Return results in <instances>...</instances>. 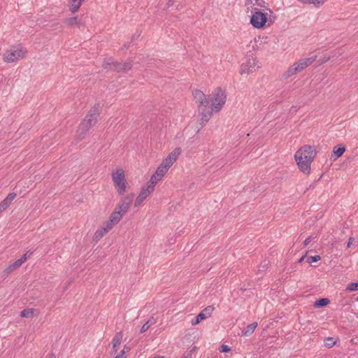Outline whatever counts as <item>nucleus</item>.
Masks as SVG:
<instances>
[{
	"label": "nucleus",
	"instance_id": "f257e3e1",
	"mask_svg": "<svg viewBox=\"0 0 358 358\" xmlns=\"http://www.w3.org/2000/svg\"><path fill=\"white\" fill-rule=\"evenodd\" d=\"M316 155L314 147L304 145L301 146L294 154V159L298 169L305 175H308L311 170V164Z\"/></svg>",
	"mask_w": 358,
	"mask_h": 358
},
{
	"label": "nucleus",
	"instance_id": "f03ea898",
	"mask_svg": "<svg viewBox=\"0 0 358 358\" xmlns=\"http://www.w3.org/2000/svg\"><path fill=\"white\" fill-rule=\"evenodd\" d=\"M100 113L99 104L94 105L80 122L77 129L78 138H83L90 129L97 122V117Z\"/></svg>",
	"mask_w": 358,
	"mask_h": 358
},
{
	"label": "nucleus",
	"instance_id": "7ed1b4c3",
	"mask_svg": "<svg viewBox=\"0 0 358 358\" xmlns=\"http://www.w3.org/2000/svg\"><path fill=\"white\" fill-rule=\"evenodd\" d=\"M181 153L182 150L180 148H176L173 151H171L156 169L155 173L157 176L163 178L169 169L176 162Z\"/></svg>",
	"mask_w": 358,
	"mask_h": 358
},
{
	"label": "nucleus",
	"instance_id": "20e7f679",
	"mask_svg": "<svg viewBox=\"0 0 358 358\" xmlns=\"http://www.w3.org/2000/svg\"><path fill=\"white\" fill-rule=\"evenodd\" d=\"M27 50L21 44L11 46L3 54V60L7 63H14L27 57Z\"/></svg>",
	"mask_w": 358,
	"mask_h": 358
},
{
	"label": "nucleus",
	"instance_id": "39448f33",
	"mask_svg": "<svg viewBox=\"0 0 358 358\" xmlns=\"http://www.w3.org/2000/svg\"><path fill=\"white\" fill-rule=\"evenodd\" d=\"M211 109L214 113L220 112L227 101V94L221 87H216L209 95Z\"/></svg>",
	"mask_w": 358,
	"mask_h": 358
},
{
	"label": "nucleus",
	"instance_id": "423d86ee",
	"mask_svg": "<svg viewBox=\"0 0 358 358\" xmlns=\"http://www.w3.org/2000/svg\"><path fill=\"white\" fill-rule=\"evenodd\" d=\"M111 178L115 189L119 194L126 192L128 182L125 177L124 171L122 168H117L111 173Z\"/></svg>",
	"mask_w": 358,
	"mask_h": 358
},
{
	"label": "nucleus",
	"instance_id": "0eeeda50",
	"mask_svg": "<svg viewBox=\"0 0 358 358\" xmlns=\"http://www.w3.org/2000/svg\"><path fill=\"white\" fill-rule=\"evenodd\" d=\"M317 57L313 56L308 58H304L299 60L290 66L285 73V77H291L311 65L315 60Z\"/></svg>",
	"mask_w": 358,
	"mask_h": 358
},
{
	"label": "nucleus",
	"instance_id": "6e6552de",
	"mask_svg": "<svg viewBox=\"0 0 358 358\" xmlns=\"http://www.w3.org/2000/svg\"><path fill=\"white\" fill-rule=\"evenodd\" d=\"M268 3L264 0H245V10L248 13H254L257 10H266L270 14L273 11L267 7Z\"/></svg>",
	"mask_w": 358,
	"mask_h": 358
},
{
	"label": "nucleus",
	"instance_id": "1a4fd4ad",
	"mask_svg": "<svg viewBox=\"0 0 358 358\" xmlns=\"http://www.w3.org/2000/svg\"><path fill=\"white\" fill-rule=\"evenodd\" d=\"M268 14L270 13L268 11L264 13L261 10H257L252 13L250 17V24L256 29L264 28L268 22L267 16Z\"/></svg>",
	"mask_w": 358,
	"mask_h": 358
},
{
	"label": "nucleus",
	"instance_id": "9d476101",
	"mask_svg": "<svg viewBox=\"0 0 358 358\" xmlns=\"http://www.w3.org/2000/svg\"><path fill=\"white\" fill-rule=\"evenodd\" d=\"M103 66L106 69L114 70V71L120 72V71H127L130 70L132 67V64L130 62H113V60L111 58H110L103 62Z\"/></svg>",
	"mask_w": 358,
	"mask_h": 358
},
{
	"label": "nucleus",
	"instance_id": "9b49d317",
	"mask_svg": "<svg viewBox=\"0 0 358 358\" xmlns=\"http://www.w3.org/2000/svg\"><path fill=\"white\" fill-rule=\"evenodd\" d=\"M197 108L199 122L201 127H203L211 118L214 111H212V109H210L208 105L206 106V104L198 106Z\"/></svg>",
	"mask_w": 358,
	"mask_h": 358
},
{
	"label": "nucleus",
	"instance_id": "f8f14e48",
	"mask_svg": "<svg viewBox=\"0 0 358 358\" xmlns=\"http://www.w3.org/2000/svg\"><path fill=\"white\" fill-rule=\"evenodd\" d=\"M258 68L257 59L255 58H250L241 64L240 73L241 75H249L256 71Z\"/></svg>",
	"mask_w": 358,
	"mask_h": 358
},
{
	"label": "nucleus",
	"instance_id": "ddd939ff",
	"mask_svg": "<svg viewBox=\"0 0 358 358\" xmlns=\"http://www.w3.org/2000/svg\"><path fill=\"white\" fill-rule=\"evenodd\" d=\"M132 201L133 195L125 196L121 199L120 202L115 206V210L119 211L122 215H124L129 210Z\"/></svg>",
	"mask_w": 358,
	"mask_h": 358
},
{
	"label": "nucleus",
	"instance_id": "4468645a",
	"mask_svg": "<svg viewBox=\"0 0 358 358\" xmlns=\"http://www.w3.org/2000/svg\"><path fill=\"white\" fill-rule=\"evenodd\" d=\"M154 191L153 189H152V187H148L146 185L145 187H143L142 189L141 190L139 194L136 199L135 201V206H138L141 205L143 201Z\"/></svg>",
	"mask_w": 358,
	"mask_h": 358
},
{
	"label": "nucleus",
	"instance_id": "2eb2a0df",
	"mask_svg": "<svg viewBox=\"0 0 358 358\" xmlns=\"http://www.w3.org/2000/svg\"><path fill=\"white\" fill-rule=\"evenodd\" d=\"M193 96L196 103L198 106L206 104V106L209 103V100L206 97V94L201 90H196L192 92Z\"/></svg>",
	"mask_w": 358,
	"mask_h": 358
},
{
	"label": "nucleus",
	"instance_id": "dca6fc26",
	"mask_svg": "<svg viewBox=\"0 0 358 358\" xmlns=\"http://www.w3.org/2000/svg\"><path fill=\"white\" fill-rule=\"evenodd\" d=\"M345 151V147L344 145H337L333 149V153L331 157L332 161H336L338 158L341 157Z\"/></svg>",
	"mask_w": 358,
	"mask_h": 358
},
{
	"label": "nucleus",
	"instance_id": "f3484780",
	"mask_svg": "<svg viewBox=\"0 0 358 358\" xmlns=\"http://www.w3.org/2000/svg\"><path fill=\"white\" fill-rule=\"evenodd\" d=\"M64 23L67 26V27H74V26H77V27H80L83 23L81 22V21L78 19V17L77 16L76 17H68V18H66L64 20Z\"/></svg>",
	"mask_w": 358,
	"mask_h": 358
},
{
	"label": "nucleus",
	"instance_id": "a211bd4d",
	"mask_svg": "<svg viewBox=\"0 0 358 358\" xmlns=\"http://www.w3.org/2000/svg\"><path fill=\"white\" fill-rule=\"evenodd\" d=\"M123 216L124 215L114 209L113 211L111 213L108 220H110V222H113L116 225L120 222Z\"/></svg>",
	"mask_w": 358,
	"mask_h": 358
},
{
	"label": "nucleus",
	"instance_id": "6ab92c4d",
	"mask_svg": "<svg viewBox=\"0 0 358 358\" xmlns=\"http://www.w3.org/2000/svg\"><path fill=\"white\" fill-rule=\"evenodd\" d=\"M83 1L84 0H71L69 3L70 10L73 13H76L79 10Z\"/></svg>",
	"mask_w": 358,
	"mask_h": 358
},
{
	"label": "nucleus",
	"instance_id": "aec40b11",
	"mask_svg": "<svg viewBox=\"0 0 358 358\" xmlns=\"http://www.w3.org/2000/svg\"><path fill=\"white\" fill-rule=\"evenodd\" d=\"M257 322H252V324H248L243 331H242V334L243 335L245 336H250L251 334H253V332L255 331V329L257 328Z\"/></svg>",
	"mask_w": 358,
	"mask_h": 358
},
{
	"label": "nucleus",
	"instance_id": "412c9836",
	"mask_svg": "<svg viewBox=\"0 0 358 358\" xmlns=\"http://www.w3.org/2000/svg\"><path fill=\"white\" fill-rule=\"evenodd\" d=\"M17 194L14 192L10 193L5 199H3L0 203L1 205L6 209L10 204L12 203V201L15 199Z\"/></svg>",
	"mask_w": 358,
	"mask_h": 358
},
{
	"label": "nucleus",
	"instance_id": "4be33fe9",
	"mask_svg": "<svg viewBox=\"0 0 358 358\" xmlns=\"http://www.w3.org/2000/svg\"><path fill=\"white\" fill-rule=\"evenodd\" d=\"M21 263L17 260L14 262L13 264H10L5 270L4 273L6 275H8L10 273H12L13 271L16 270L17 268H19L21 266Z\"/></svg>",
	"mask_w": 358,
	"mask_h": 358
},
{
	"label": "nucleus",
	"instance_id": "5701e85b",
	"mask_svg": "<svg viewBox=\"0 0 358 358\" xmlns=\"http://www.w3.org/2000/svg\"><path fill=\"white\" fill-rule=\"evenodd\" d=\"M162 178L157 176L155 173L152 174L151 176L150 181L147 183L146 185L148 187H152V189H155V185L157 184L158 182H159Z\"/></svg>",
	"mask_w": 358,
	"mask_h": 358
},
{
	"label": "nucleus",
	"instance_id": "b1692460",
	"mask_svg": "<svg viewBox=\"0 0 358 358\" xmlns=\"http://www.w3.org/2000/svg\"><path fill=\"white\" fill-rule=\"evenodd\" d=\"M298 1L303 4H313L314 6L319 7L324 3V0H297Z\"/></svg>",
	"mask_w": 358,
	"mask_h": 358
},
{
	"label": "nucleus",
	"instance_id": "393cba45",
	"mask_svg": "<svg viewBox=\"0 0 358 358\" xmlns=\"http://www.w3.org/2000/svg\"><path fill=\"white\" fill-rule=\"evenodd\" d=\"M156 322V320L153 317H151L142 327L141 329V333H144L149 328Z\"/></svg>",
	"mask_w": 358,
	"mask_h": 358
},
{
	"label": "nucleus",
	"instance_id": "a878e982",
	"mask_svg": "<svg viewBox=\"0 0 358 358\" xmlns=\"http://www.w3.org/2000/svg\"><path fill=\"white\" fill-rule=\"evenodd\" d=\"M107 233L103 230V229L101 227H99L94 233L93 240L95 241H99L102 237H103Z\"/></svg>",
	"mask_w": 358,
	"mask_h": 358
},
{
	"label": "nucleus",
	"instance_id": "bb28decb",
	"mask_svg": "<svg viewBox=\"0 0 358 358\" xmlns=\"http://www.w3.org/2000/svg\"><path fill=\"white\" fill-rule=\"evenodd\" d=\"M122 341V335L120 333H117L115 334V336L113 337L112 343H113V348L114 349V351L116 352L117 350L115 348L118 346L121 343Z\"/></svg>",
	"mask_w": 358,
	"mask_h": 358
},
{
	"label": "nucleus",
	"instance_id": "cd10ccee",
	"mask_svg": "<svg viewBox=\"0 0 358 358\" xmlns=\"http://www.w3.org/2000/svg\"><path fill=\"white\" fill-rule=\"evenodd\" d=\"M329 303H330V301L329 299L322 298V299L317 300L314 303V306L316 308L323 307V306H327Z\"/></svg>",
	"mask_w": 358,
	"mask_h": 358
},
{
	"label": "nucleus",
	"instance_id": "c85d7f7f",
	"mask_svg": "<svg viewBox=\"0 0 358 358\" xmlns=\"http://www.w3.org/2000/svg\"><path fill=\"white\" fill-rule=\"evenodd\" d=\"M114 226H115V224L113 222H110V220H108L103 223L101 227L106 233H108L114 227Z\"/></svg>",
	"mask_w": 358,
	"mask_h": 358
},
{
	"label": "nucleus",
	"instance_id": "c756f323",
	"mask_svg": "<svg viewBox=\"0 0 358 358\" xmlns=\"http://www.w3.org/2000/svg\"><path fill=\"white\" fill-rule=\"evenodd\" d=\"M207 318H208L207 315H197L196 320L192 321V324L196 325L200 322V321H201L203 320H206Z\"/></svg>",
	"mask_w": 358,
	"mask_h": 358
},
{
	"label": "nucleus",
	"instance_id": "7c9ffc66",
	"mask_svg": "<svg viewBox=\"0 0 358 358\" xmlns=\"http://www.w3.org/2000/svg\"><path fill=\"white\" fill-rule=\"evenodd\" d=\"M324 344L328 348H332L335 344L336 341L331 337H328L324 340Z\"/></svg>",
	"mask_w": 358,
	"mask_h": 358
},
{
	"label": "nucleus",
	"instance_id": "2f4dec72",
	"mask_svg": "<svg viewBox=\"0 0 358 358\" xmlns=\"http://www.w3.org/2000/svg\"><path fill=\"white\" fill-rule=\"evenodd\" d=\"M346 289L350 292L358 290V282L350 283Z\"/></svg>",
	"mask_w": 358,
	"mask_h": 358
},
{
	"label": "nucleus",
	"instance_id": "473e14b6",
	"mask_svg": "<svg viewBox=\"0 0 358 358\" xmlns=\"http://www.w3.org/2000/svg\"><path fill=\"white\" fill-rule=\"evenodd\" d=\"M320 259H321V257L320 255H315V256L308 257L307 259V261L308 263L311 264L313 262H316Z\"/></svg>",
	"mask_w": 358,
	"mask_h": 358
},
{
	"label": "nucleus",
	"instance_id": "72a5a7b5",
	"mask_svg": "<svg viewBox=\"0 0 358 358\" xmlns=\"http://www.w3.org/2000/svg\"><path fill=\"white\" fill-rule=\"evenodd\" d=\"M215 310L214 306H208L201 313H210Z\"/></svg>",
	"mask_w": 358,
	"mask_h": 358
},
{
	"label": "nucleus",
	"instance_id": "f704fd0d",
	"mask_svg": "<svg viewBox=\"0 0 358 358\" xmlns=\"http://www.w3.org/2000/svg\"><path fill=\"white\" fill-rule=\"evenodd\" d=\"M219 350L220 352H229L231 351L230 347L228 346L227 345H222L220 347Z\"/></svg>",
	"mask_w": 358,
	"mask_h": 358
},
{
	"label": "nucleus",
	"instance_id": "c9c22d12",
	"mask_svg": "<svg viewBox=\"0 0 358 358\" xmlns=\"http://www.w3.org/2000/svg\"><path fill=\"white\" fill-rule=\"evenodd\" d=\"M29 257V255H28L27 253H25L20 259H18V261L21 263V264H22L27 260Z\"/></svg>",
	"mask_w": 358,
	"mask_h": 358
},
{
	"label": "nucleus",
	"instance_id": "e433bc0d",
	"mask_svg": "<svg viewBox=\"0 0 358 358\" xmlns=\"http://www.w3.org/2000/svg\"><path fill=\"white\" fill-rule=\"evenodd\" d=\"M330 56H324L323 58L319 59L320 64H324L330 59Z\"/></svg>",
	"mask_w": 358,
	"mask_h": 358
},
{
	"label": "nucleus",
	"instance_id": "4c0bfd02",
	"mask_svg": "<svg viewBox=\"0 0 358 358\" xmlns=\"http://www.w3.org/2000/svg\"><path fill=\"white\" fill-rule=\"evenodd\" d=\"M20 313H23V314L34 313V310L33 308H27V309L23 310Z\"/></svg>",
	"mask_w": 358,
	"mask_h": 358
},
{
	"label": "nucleus",
	"instance_id": "58836bf2",
	"mask_svg": "<svg viewBox=\"0 0 358 358\" xmlns=\"http://www.w3.org/2000/svg\"><path fill=\"white\" fill-rule=\"evenodd\" d=\"M311 241V238L310 237H308L304 241H303V245L304 246H306L308 245Z\"/></svg>",
	"mask_w": 358,
	"mask_h": 358
},
{
	"label": "nucleus",
	"instance_id": "ea45409f",
	"mask_svg": "<svg viewBox=\"0 0 358 358\" xmlns=\"http://www.w3.org/2000/svg\"><path fill=\"white\" fill-rule=\"evenodd\" d=\"M124 350H122L120 352V353L118 355H117L116 357H115L114 358H124Z\"/></svg>",
	"mask_w": 358,
	"mask_h": 358
},
{
	"label": "nucleus",
	"instance_id": "a19ab883",
	"mask_svg": "<svg viewBox=\"0 0 358 358\" xmlns=\"http://www.w3.org/2000/svg\"><path fill=\"white\" fill-rule=\"evenodd\" d=\"M352 242H353V238H350L349 241H348V242L347 243V247L350 248L351 246V245L352 244Z\"/></svg>",
	"mask_w": 358,
	"mask_h": 358
},
{
	"label": "nucleus",
	"instance_id": "79ce46f5",
	"mask_svg": "<svg viewBox=\"0 0 358 358\" xmlns=\"http://www.w3.org/2000/svg\"><path fill=\"white\" fill-rule=\"evenodd\" d=\"M306 255H305L302 256V257L299 259V263H301V262L304 260V259L306 258Z\"/></svg>",
	"mask_w": 358,
	"mask_h": 358
},
{
	"label": "nucleus",
	"instance_id": "37998d69",
	"mask_svg": "<svg viewBox=\"0 0 358 358\" xmlns=\"http://www.w3.org/2000/svg\"><path fill=\"white\" fill-rule=\"evenodd\" d=\"M48 358H55V355H54V354H50V355H48Z\"/></svg>",
	"mask_w": 358,
	"mask_h": 358
},
{
	"label": "nucleus",
	"instance_id": "c03bdc74",
	"mask_svg": "<svg viewBox=\"0 0 358 358\" xmlns=\"http://www.w3.org/2000/svg\"><path fill=\"white\" fill-rule=\"evenodd\" d=\"M153 358H166V357H165L164 356H157Z\"/></svg>",
	"mask_w": 358,
	"mask_h": 358
},
{
	"label": "nucleus",
	"instance_id": "a18cd8bd",
	"mask_svg": "<svg viewBox=\"0 0 358 358\" xmlns=\"http://www.w3.org/2000/svg\"><path fill=\"white\" fill-rule=\"evenodd\" d=\"M21 316L22 317H27L29 316V315H21Z\"/></svg>",
	"mask_w": 358,
	"mask_h": 358
},
{
	"label": "nucleus",
	"instance_id": "49530a36",
	"mask_svg": "<svg viewBox=\"0 0 358 358\" xmlns=\"http://www.w3.org/2000/svg\"><path fill=\"white\" fill-rule=\"evenodd\" d=\"M357 301H358V297H357Z\"/></svg>",
	"mask_w": 358,
	"mask_h": 358
},
{
	"label": "nucleus",
	"instance_id": "de8ad7c7",
	"mask_svg": "<svg viewBox=\"0 0 358 358\" xmlns=\"http://www.w3.org/2000/svg\"><path fill=\"white\" fill-rule=\"evenodd\" d=\"M186 358H188V357H186Z\"/></svg>",
	"mask_w": 358,
	"mask_h": 358
}]
</instances>
